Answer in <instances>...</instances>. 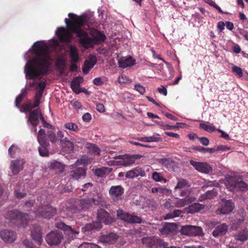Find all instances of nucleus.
<instances>
[{"label":"nucleus","instance_id":"nucleus-26","mask_svg":"<svg viewBox=\"0 0 248 248\" xmlns=\"http://www.w3.org/2000/svg\"><path fill=\"white\" fill-rule=\"evenodd\" d=\"M228 229L227 225L225 223H223L215 228L213 231V235L215 237L223 235L226 233Z\"/></svg>","mask_w":248,"mask_h":248},{"label":"nucleus","instance_id":"nucleus-31","mask_svg":"<svg viewBox=\"0 0 248 248\" xmlns=\"http://www.w3.org/2000/svg\"><path fill=\"white\" fill-rule=\"evenodd\" d=\"M112 169L108 167H101L94 170V174L98 177H103L112 171Z\"/></svg>","mask_w":248,"mask_h":248},{"label":"nucleus","instance_id":"nucleus-20","mask_svg":"<svg viewBox=\"0 0 248 248\" xmlns=\"http://www.w3.org/2000/svg\"><path fill=\"white\" fill-rule=\"evenodd\" d=\"M24 163L22 159L12 160L11 162L10 170L13 175L17 174L23 169Z\"/></svg>","mask_w":248,"mask_h":248},{"label":"nucleus","instance_id":"nucleus-18","mask_svg":"<svg viewBox=\"0 0 248 248\" xmlns=\"http://www.w3.org/2000/svg\"><path fill=\"white\" fill-rule=\"evenodd\" d=\"M31 236L32 239L37 242L39 245H41L42 239V233L40 226L37 225H34L31 228Z\"/></svg>","mask_w":248,"mask_h":248},{"label":"nucleus","instance_id":"nucleus-55","mask_svg":"<svg viewBox=\"0 0 248 248\" xmlns=\"http://www.w3.org/2000/svg\"><path fill=\"white\" fill-rule=\"evenodd\" d=\"M198 139L201 143L204 146H207L209 143V140L206 137H199Z\"/></svg>","mask_w":248,"mask_h":248},{"label":"nucleus","instance_id":"nucleus-6","mask_svg":"<svg viewBox=\"0 0 248 248\" xmlns=\"http://www.w3.org/2000/svg\"><path fill=\"white\" fill-rule=\"evenodd\" d=\"M7 219H17L19 220L20 223L23 227L26 226L27 222L29 220L28 215L25 213H21L18 211L13 210L7 212L5 216Z\"/></svg>","mask_w":248,"mask_h":248},{"label":"nucleus","instance_id":"nucleus-14","mask_svg":"<svg viewBox=\"0 0 248 248\" xmlns=\"http://www.w3.org/2000/svg\"><path fill=\"white\" fill-rule=\"evenodd\" d=\"M190 164L192 166L197 170L204 173H210L212 170L211 166L206 162H200L190 160Z\"/></svg>","mask_w":248,"mask_h":248},{"label":"nucleus","instance_id":"nucleus-34","mask_svg":"<svg viewBox=\"0 0 248 248\" xmlns=\"http://www.w3.org/2000/svg\"><path fill=\"white\" fill-rule=\"evenodd\" d=\"M79 208L82 210L89 209L91 206V200L89 199H83L79 201L78 203Z\"/></svg>","mask_w":248,"mask_h":248},{"label":"nucleus","instance_id":"nucleus-30","mask_svg":"<svg viewBox=\"0 0 248 248\" xmlns=\"http://www.w3.org/2000/svg\"><path fill=\"white\" fill-rule=\"evenodd\" d=\"M204 208V205L199 203H194L189 205L187 208V212L188 213L193 214L199 212Z\"/></svg>","mask_w":248,"mask_h":248},{"label":"nucleus","instance_id":"nucleus-45","mask_svg":"<svg viewBox=\"0 0 248 248\" xmlns=\"http://www.w3.org/2000/svg\"><path fill=\"white\" fill-rule=\"evenodd\" d=\"M194 149L197 151L202 152L203 153L209 152L213 153L216 151V149H214V148H204L200 146L195 147Z\"/></svg>","mask_w":248,"mask_h":248},{"label":"nucleus","instance_id":"nucleus-11","mask_svg":"<svg viewBox=\"0 0 248 248\" xmlns=\"http://www.w3.org/2000/svg\"><path fill=\"white\" fill-rule=\"evenodd\" d=\"M39 119L43 122H45V119L39 108H37L29 112L27 120L28 123H30L32 126L35 127L38 124Z\"/></svg>","mask_w":248,"mask_h":248},{"label":"nucleus","instance_id":"nucleus-32","mask_svg":"<svg viewBox=\"0 0 248 248\" xmlns=\"http://www.w3.org/2000/svg\"><path fill=\"white\" fill-rule=\"evenodd\" d=\"M159 134L155 133L152 136L138 138V140L143 142H157L160 140Z\"/></svg>","mask_w":248,"mask_h":248},{"label":"nucleus","instance_id":"nucleus-13","mask_svg":"<svg viewBox=\"0 0 248 248\" xmlns=\"http://www.w3.org/2000/svg\"><path fill=\"white\" fill-rule=\"evenodd\" d=\"M97 219L99 223H104L106 225L111 224L115 221L114 218L103 209L97 210Z\"/></svg>","mask_w":248,"mask_h":248},{"label":"nucleus","instance_id":"nucleus-1","mask_svg":"<svg viewBox=\"0 0 248 248\" xmlns=\"http://www.w3.org/2000/svg\"><path fill=\"white\" fill-rule=\"evenodd\" d=\"M68 16L73 19V21L70 22L69 29L60 27L58 28L56 31V34L60 41L63 42H70L72 37L71 32L77 34V37L79 38V42L86 48L91 47L94 44L105 41L106 36L104 34L96 29L90 28L88 26L90 34L93 38L88 36L85 31L86 29L83 27L86 22L85 17H79L75 19L76 15L72 13H69Z\"/></svg>","mask_w":248,"mask_h":248},{"label":"nucleus","instance_id":"nucleus-36","mask_svg":"<svg viewBox=\"0 0 248 248\" xmlns=\"http://www.w3.org/2000/svg\"><path fill=\"white\" fill-rule=\"evenodd\" d=\"M182 213V211L180 210H175L173 212L169 213L166 214L164 217V218L165 220L173 218L179 217Z\"/></svg>","mask_w":248,"mask_h":248},{"label":"nucleus","instance_id":"nucleus-23","mask_svg":"<svg viewBox=\"0 0 248 248\" xmlns=\"http://www.w3.org/2000/svg\"><path fill=\"white\" fill-rule=\"evenodd\" d=\"M55 226L59 229H61L68 234H78L79 233L78 231L74 230L71 226L66 225L62 222L58 221L55 223Z\"/></svg>","mask_w":248,"mask_h":248},{"label":"nucleus","instance_id":"nucleus-41","mask_svg":"<svg viewBox=\"0 0 248 248\" xmlns=\"http://www.w3.org/2000/svg\"><path fill=\"white\" fill-rule=\"evenodd\" d=\"M152 178L155 181V182H162L163 181L164 182L166 183L167 182V180L166 179H165L161 175V174L157 172H154L152 174Z\"/></svg>","mask_w":248,"mask_h":248},{"label":"nucleus","instance_id":"nucleus-54","mask_svg":"<svg viewBox=\"0 0 248 248\" xmlns=\"http://www.w3.org/2000/svg\"><path fill=\"white\" fill-rule=\"evenodd\" d=\"M65 133H66L65 131H62L61 130H59L57 132V136L59 139L60 142H61V140H62L67 139L66 137H64Z\"/></svg>","mask_w":248,"mask_h":248},{"label":"nucleus","instance_id":"nucleus-25","mask_svg":"<svg viewBox=\"0 0 248 248\" xmlns=\"http://www.w3.org/2000/svg\"><path fill=\"white\" fill-rule=\"evenodd\" d=\"M69 54L71 62H77L79 60V51L75 46L70 45L69 46Z\"/></svg>","mask_w":248,"mask_h":248},{"label":"nucleus","instance_id":"nucleus-48","mask_svg":"<svg viewBox=\"0 0 248 248\" xmlns=\"http://www.w3.org/2000/svg\"><path fill=\"white\" fill-rule=\"evenodd\" d=\"M23 245L26 247V248H39L36 246H35L28 239H25L22 241Z\"/></svg>","mask_w":248,"mask_h":248},{"label":"nucleus","instance_id":"nucleus-33","mask_svg":"<svg viewBox=\"0 0 248 248\" xmlns=\"http://www.w3.org/2000/svg\"><path fill=\"white\" fill-rule=\"evenodd\" d=\"M117 235L114 233H110L106 235H104L102 237V241L104 243L111 244L115 242L117 239Z\"/></svg>","mask_w":248,"mask_h":248},{"label":"nucleus","instance_id":"nucleus-4","mask_svg":"<svg viewBox=\"0 0 248 248\" xmlns=\"http://www.w3.org/2000/svg\"><path fill=\"white\" fill-rule=\"evenodd\" d=\"M84 159L78 160L76 162L70 166L71 170L70 171V176L73 179L78 180L86 176V169L82 166L85 164Z\"/></svg>","mask_w":248,"mask_h":248},{"label":"nucleus","instance_id":"nucleus-58","mask_svg":"<svg viewBox=\"0 0 248 248\" xmlns=\"http://www.w3.org/2000/svg\"><path fill=\"white\" fill-rule=\"evenodd\" d=\"M89 199H90V200H91V205H92L93 203L95 205H98L101 202V199L99 198H97V199H96L95 198L93 197L92 198Z\"/></svg>","mask_w":248,"mask_h":248},{"label":"nucleus","instance_id":"nucleus-47","mask_svg":"<svg viewBox=\"0 0 248 248\" xmlns=\"http://www.w3.org/2000/svg\"><path fill=\"white\" fill-rule=\"evenodd\" d=\"M217 193L215 189L212 190L208 191L205 193V196L206 199L213 198L217 195Z\"/></svg>","mask_w":248,"mask_h":248},{"label":"nucleus","instance_id":"nucleus-3","mask_svg":"<svg viewBox=\"0 0 248 248\" xmlns=\"http://www.w3.org/2000/svg\"><path fill=\"white\" fill-rule=\"evenodd\" d=\"M226 187L232 192H245L248 191V181L245 179L243 175H234L228 176L225 178Z\"/></svg>","mask_w":248,"mask_h":248},{"label":"nucleus","instance_id":"nucleus-56","mask_svg":"<svg viewBox=\"0 0 248 248\" xmlns=\"http://www.w3.org/2000/svg\"><path fill=\"white\" fill-rule=\"evenodd\" d=\"M208 3L210 5L214 7L217 10H218V11L219 13H224V12L221 10V8L217 4H216L215 2H214L213 1L210 0Z\"/></svg>","mask_w":248,"mask_h":248},{"label":"nucleus","instance_id":"nucleus-49","mask_svg":"<svg viewBox=\"0 0 248 248\" xmlns=\"http://www.w3.org/2000/svg\"><path fill=\"white\" fill-rule=\"evenodd\" d=\"M141 240L143 244H145L148 247H151L154 245V243L152 242V239L150 237H144Z\"/></svg>","mask_w":248,"mask_h":248},{"label":"nucleus","instance_id":"nucleus-44","mask_svg":"<svg viewBox=\"0 0 248 248\" xmlns=\"http://www.w3.org/2000/svg\"><path fill=\"white\" fill-rule=\"evenodd\" d=\"M176 202V207H184L187 204V199H179V198H175Z\"/></svg>","mask_w":248,"mask_h":248},{"label":"nucleus","instance_id":"nucleus-62","mask_svg":"<svg viewBox=\"0 0 248 248\" xmlns=\"http://www.w3.org/2000/svg\"><path fill=\"white\" fill-rule=\"evenodd\" d=\"M35 201L31 200L26 202L25 204V208L28 210V208H31L34 204Z\"/></svg>","mask_w":248,"mask_h":248},{"label":"nucleus","instance_id":"nucleus-40","mask_svg":"<svg viewBox=\"0 0 248 248\" xmlns=\"http://www.w3.org/2000/svg\"><path fill=\"white\" fill-rule=\"evenodd\" d=\"M200 127L210 133L216 130V128L213 124L208 125L202 123L200 124Z\"/></svg>","mask_w":248,"mask_h":248},{"label":"nucleus","instance_id":"nucleus-38","mask_svg":"<svg viewBox=\"0 0 248 248\" xmlns=\"http://www.w3.org/2000/svg\"><path fill=\"white\" fill-rule=\"evenodd\" d=\"M61 144L67 146V151L69 153L73 152L74 149V144L72 142L69 140L68 139H65L61 140Z\"/></svg>","mask_w":248,"mask_h":248},{"label":"nucleus","instance_id":"nucleus-59","mask_svg":"<svg viewBox=\"0 0 248 248\" xmlns=\"http://www.w3.org/2000/svg\"><path fill=\"white\" fill-rule=\"evenodd\" d=\"M96 108L100 112H104L105 110L104 106L101 103L96 104Z\"/></svg>","mask_w":248,"mask_h":248},{"label":"nucleus","instance_id":"nucleus-51","mask_svg":"<svg viewBox=\"0 0 248 248\" xmlns=\"http://www.w3.org/2000/svg\"><path fill=\"white\" fill-rule=\"evenodd\" d=\"M135 89L141 94H143L145 92V88L140 84H137L135 85Z\"/></svg>","mask_w":248,"mask_h":248},{"label":"nucleus","instance_id":"nucleus-12","mask_svg":"<svg viewBox=\"0 0 248 248\" xmlns=\"http://www.w3.org/2000/svg\"><path fill=\"white\" fill-rule=\"evenodd\" d=\"M220 204V208L217 211V214H227L231 212L234 208V204L231 200L222 199Z\"/></svg>","mask_w":248,"mask_h":248},{"label":"nucleus","instance_id":"nucleus-63","mask_svg":"<svg viewBox=\"0 0 248 248\" xmlns=\"http://www.w3.org/2000/svg\"><path fill=\"white\" fill-rule=\"evenodd\" d=\"M26 108L28 109V111L30 112V111H32V108H33V105L32 104L31 102L30 101H28L26 104Z\"/></svg>","mask_w":248,"mask_h":248},{"label":"nucleus","instance_id":"nucleus-53","mask_svg":"<svg viewBox=\"0 0 248 248\" xmlns=\"http://www.w3.org/2000/svg\"><path fill=\"white\" fill-rule=\"evenodd\" d=\"M128 80V78L124 75L120 76L118 78V82L121 84L125 83L127 82Z\"/></svg>","mask_w":248,"mask_h":248},{"label":"nucleus","instance_id":"nucleus-46","mask_svg":"<svg viewBox=\"0 0 248 248\" xmlns=\"http://www.w3.org/2000/svg\"><path fill=\"white\" fill-rule=\"evenodd\" d=\"M26 93V91H24L23 92V93H21L16 99V100H15V105L18 108H20V106H19V104L20 103V102L22 101L24 96L25 95Z\"/></svg>","mask_w":248,"mask_h":248},{"label":"nucleus","instance_id":"nucleus-64","mask_svg":"<svg viewBox=\"0 0 248 248\" xmlns=\"http://www.w3.org/2000/svg\"><path fill=\"white\" fill-rule=\"evenodd\" d=\"M37 87L39 88V91L44 92V90L46 87V83L44 81L40 82L38 85Z\"/></svg>","mask_w":248,"mask_h":248},{"label":"nucleus","instance_id":"nucleus-50","mask_svg":"<svg viewBox=\"0 0 248 248\" xmlns=\"http://www.w3.org/2000/svg\"><path fill=\"white\" fill-rule=\"evenodd\" d=\"M232 71L233 73L237 75L239 77H241L243 76V72L242 69L237 66H233L232 67Z\"/></svg>","mask_w":248,"mask_h":248},{"label":"nucleus","instance_id":"nucleus-17","mask_svg":"<svg viewBox=\"0 0 248 248\" xmlns=\"http://www.w3.org/2000/svg\"><path fill=\"white\" fill-rule=\"evenodd\" d=\"M177 226L175 223H166L160 230L162 235L173 236L176 234Z\"/></svg>","mask_w":248,"mask_h":248},{"label":"nucleus","instance_id":"nucleus-60","mask_svg":"<svg viewBox=\"0 0 248 248\" xmlns=\"http://www.w3.org/2000/svg\"><path fill=\"white\" fill-rule=\"evenodd\" d=\"M92 118L91 115L89 113H85L82 116V119L83 121L86 122H89Z\"/></svg>","mask_w":248,"mask_h":248},{"label":"nucleus","instance_id":"nucleus-42","mask_svg":"<svg viewBox=\"0 0 248 248\" xmlns=\"http://www.w3.org/2000/svg\"><path fill=\"white\" fill-rule=\"evenodd\" d=\"M78 248H101V247L94 243L84 242L79 245Z\"/></svg>","mask_w":248,"mask_h":248},{"label":"nucleus","instance_id":"nucleus-8","mask_svg":"<svg viewBox=\"0 0 248 248\" xmlns=\"http://www.w3.org/2000/svg\"><path fill=\"white\" fill-rule=\"evenodd\" d=\"M63 238L62 232L53 231L49 232L46 237V243L50 246L58 245L60 244Z\"/></svg>","mask_w":248,"mask_h":248},{"label":"nucleus","instance_id":"nucleus-27","mask_svg":"<svg viewBox=\"0 0 248 248\" xmlns=\"http://www.w3.org/2000/svg\"><path fill=\"white\" fill-rule=\"evenodd\" d=\"M235 240L242 242L246 241L248 240V230L247 228L239 231L234 235Z\"/></svg>","mask_w":248,"mask_h":248},{"label":"nucleus","instance_id":"nucleus-37","mask_svg":"<svg viewBox=\"0 0 248 248\" xmlns=\"http://www.w3.org/2000/svg\"><path fill=\"white\" fill-rule=\"evenodd\" d=\"M63 127L74 132H77L78 127L77 124L74 123H67L63 125Z\"/></svg>","mask_w":248,"mask_h":248},{"label":"nucleus","instance_id":"nucleus-28","mask_svg":"<svg viewBox=\"0 0 248 248\" xmlns=\"http://www.w3.org/2000/svg\"><path fill=\"white\" fill-rule=\"evenodd\" d=\"M177 184L175 186L174 189L187 188L191 186V183L186 179L182 178H177Z\"/></svg>","mask_w":248,"mask_h":248},{"label":"nucleus","instance_id":"nucleus-10","mask_svg":"<svg viewBox=\"0 0 248 248\" xmlns=\"http://www.w3.org/2000/svg\"><path fill=\"white\" fill-rule=\"evenodd\" d=\"M181 233L185 235L195 236L202 234V229L200 227L193 225H185L182 226Z\"/></svg>","mask_w":248,"mask_h":248},{"label":"nucleus","instance_id":"nucleus-39","mask_svg":"<svg viewBox=\"0 0 248 248\" xmlns=\"http://www.w3.org/2000/svg\"><path fill=\"white\" fill-rule=\"evenodd\" d=\"M19 152V149L15 145H12L8 150V154L12 157H14Z\"/></svg>","mask_w":248,"mask_h":248},{"label":"nucleus","instance_id":"nucleus-24","mask_svg":"<svg viewBox=\"0 0 248 248\" xmlns=\"http://www.w3.org/2000/svg\"><path fill=\"white\" fill-rule=\"evenodd\" d=\"M114 159H120L121 160L119 162V164L124 166H127L133 164L135 162L134 158L128 156L127 155H119L114 157Z\"/></svg>","mask_w":248,"mask_h":248},{"label":"nucleus","instance_id":"nucleus-16","mask_svg":"<svg viewBox=\"0 0 248 248\" xmlns=\"http://www.w3.org/2000/svg\"><path fill=\"white\" fill-rule=\"evenodd\" d=\"M0 237L4 242L11 243L16 239V233L12 230L3 229L0 232Z\"/></svg>","mask_w":248,"mask_h":248},{"label":"nucleus","instance_id":"nucleus-19","mask_svg":"<svg viewBox=\"0 0 248 248\" xmlns=\"http://www.w3.org/2000/svg\"><path fill=\"white\" fill-rule=\"evenodd\" d=\"M97 60L96 56L93 55H90L88 59L84 62L82 71L84 74L88 73L90 69H91L96 64Z\"/></svg>","mask_w":248,"mask_h":248},{"label":"nucleus","instance_id":"nucleus-21","mask_svg":"<svg viewBox=\"0 0 248 248\" xmlns=\"http://www.w3.org/2000/svg\"><path fill=\"white\" fill-rule=\"evenodd\" d=\"M119 67L125 68L134 65L135 64V60L130 56H126L121 58L118 62Z\"/></svg>","mask_w":248,"mask_h":248},{"label":"nucleus","instance_id":"nucleus-61","mask_svg":"<svg viewBox=\"0 0 248 248\" xmlns=\"http://www.w3.org/2000/svg\"><path fill=\"white\" fill-rule=\"evenodd\" d=\"M217 131L221 133V135L220 136V137L221 138H223L226 140L230 139L229 135L227 133L225 132L224 131H223L220 129H217Z\"/></svg>","mask_w":248,"mask_h":248},{"label":"nucleus","instance_id":"nucleus-29","mask_svg":"<svg viewBox=\"0 0 248 248\" xmlns=\"http://www.w3.org/2000/svg\"><path fill=\"white\" fill-rule=\"evenodd\" d=\"M82 78L76 77L71 83V87L72 90L76 93H79L80 91V83L82 81Z\"/></svg>","mask_w":248,"mask_h":248},{"label":"nucleus","instance_id":"nucleus-35","mask_svg":"<svg viewBox=\"0 0 248 248\" xmlns=\"http://www.w3.org/2000/svg\"><path fill=\"white\" fill-rule=\"evenodd\" d=\"M164 206L165 208L171 210L173 208L176 207L175 199H168L164 203Z\"/></svg>","mask_w":248,"mask_h":248},{"label":"nucleus","instance_id":"nucleus-9","mask_svg":"<svg viewBox=\"0 0 248 248\" xmlns=\"http://www.w3.org/2000/svg\"><path fill=\"white\" fill-rule=\"evenodd\" d=\"M56 213V209L50 205L41 206L36 212V216L46 219L54 216Z\"/></svg>","mask_w":248,"mask_h":248},{"label":"nucleus","instance_id":"nucleus-7","mask_svg":"<svg viewBox=\"0 0 248 248\" xmlns=\"http://www.w3.org/2000/svg\"><path fill=\"white\" fill-rule=\"evenodd\" d=\"M117 216L119 219L128 223H140L142 219L134 214H130L122 210L117 211Z\"/></svg>","mask_w":248,"mask_h":248},{"label":"nucleus","instance_id":"nucleus-15","mask_svg":"<svg viewBox=\"0 0 248 248\" xmlns=\"http://www.w3.org/2000/svg\"><path fill=\"white\" fill-rule=\"evenodd\" d=\"M124 193V188L120 185L111 186L109 190V194L114 201H118L122 199Z\"/></svg>","mask_w":248,"mask_h":248},{"label":"nucleus","instance_id":"nucleus-22","mask_svg":"<svg viewBox=\"0 0 248 248\" xmlns=\"http://www.w3.org/2000/svg\"><path fill=\"white\" fill-rule=\"evenodd\" d=\"M145 175L144 171L139 167L135 168L133 170H129L126 172L125 177L127 178H133L134 177L140 176L143 177Z\"/></svg>","mask_w":248,"mask_h":248},{"label":"nucleus","instance_id":"nucleus-57","mask_svg":"<svg viewBox=\"0 0 248 248\" xmlns=\"http://www.w3.org/2000/svg\"><path fill=\"white\" fill-rule=\"evenodd\" d=\"M161 194H165L167 195H169L171 193V191L170 190L162 187H159V192Z\"/></svg>","mask_w":248,"mask_h":248},{"label":"nucleus","instance_id":"nucleus-2","mask_svg":"<svg viewBox=\"0 0 248 248\" xmlns=\"http://www.w3.org/2000/svg\"><path fill=\"white\" fill-rule=\"evenodd\" d=\"M34 46L32 52L35 57L27 61L24 68L26 78L29 79L46 74L52 60L44 41H38Z\"/></svg>","mask_w":248,"mask_h":248},{"label":"nucleus","instance_id":"nucleus-43","mask_svg":"<svg viewBox=\"0 0 248 248\" xmlns=\"http://www.w3.org/2000/svg\"><path fill=\"white\" fill-rule=\"evenodd\" d=\"M86 148L97 155L100 154V149L94 144L88 143L86 144Z\"/></svg>","mask_w":248,"mask_h":248},{"label":"nucleus","instance_id":"nucleus-52","mask_svg":"<svg viewBox=\"0 0 248 248\" xmlns=\"http://www.w3.org/2000/svg\"><path fill=\"white\" fill-rule=\"evenodd\" d=\"M47 136L50 141L53 143H55L57 141V139L55 136V133L52 132H48Z\"/></svg>","mask_w":248,"mask_h":248},{"label":"nucleus","instance_id":"nucleus-5","mask_svg":"<svg viewBox=\"0 0 248 248\" xmlns=\"http://www.w3.org/2000/svg\"><path fill=\"white\" fill-rule=\"evenodd\" d=\"M37 140L40 144L39 147V152L40 155L46 156L48 155V147L49 142L46 139V133L44 129H41L38 133Z\"/></svg>","mask_w":248,"mask_h":248}]
</instances>
